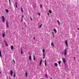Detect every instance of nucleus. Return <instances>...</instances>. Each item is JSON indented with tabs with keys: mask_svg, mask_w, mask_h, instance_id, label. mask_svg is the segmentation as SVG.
Wrapping results in <instances>:
<instances>
[{
	"mask_svg": "<svg viewBox=\"0 0 79 79\" xmlns=\"http://www.w3.org/2000/svg\"><path fill=\"white\" fill-rule=\"evenodd\" d=\"M28 54H30V52H29L28 53Z\"/></svg>",
	"mask_w": 79,
	"mask_h": 79,
	"instance_id": "45",
	"label": "nucleus"
},
{
	"mask_svg": "<svg viewBox=\"0 0 79 79\" xmlns=\"http://www.w3.org/2000/svg\"><path fill=\"white\" fill-rule=\"evenodd\" d=\"M20 51H21V55H23V51H22V49H21Z\"/></svg>",
	"mask_w": 79,
	"mask_h": 79,
	"instance_id": "21",
	"label": "nucleus"
},
{
	"mask_svg": "<svg viewBox=\"0 0 79 79\" xmlns=\"http://www.w3.org/2000/svg\"><path fill=\"white\" fill-rule=\"evenodd\" d=\"M54 31L55 33H56V32H57V31H56V30H54Z\"/></svg>",
	"mask_w": 79,
	"mask_h": 79,
	"instance_id": "29",
	"label": "nucleus"
},
{
	"mask_svg": "<svg viewBox=\"0 0 79 79\" xmlns=\"http://www.w3.org/2000/svg\"><path fill=\"white\" fill-rule=\"evenodd\" d=\"M78 30H79V28H78Z\"/></svg>",
	"mask_w": 79,
	"mask_h": 79,
	"instance_id": "46",
	"label": "nucleus"
},
{
	"mask_svg": "<svg viewBox=\"0 0 79 79\" xmlns=\"http://www.w3.org/2000/svg\"><path fill=\"white\" fill-rule=\"evenodd\" d=\"M61 61H60L58 62V63L59 65L61 64Z\"/></svg>",
	"mask_w": 79,
	"mask_h": 79,
	"instance_id": "17",
	"label": "nucleus"
},
{
	"mask_svg": "<svg viewBox=\"0 0 79 79\" xmlns=\"http://www.w3.org/2000/svg\"><path fill=\"white\" fill-rule=\"evenodd\" d=\"M0 73L1 74H2V72H0Z\"/></svg>",
	"mask_w": 79,
	"mask_h": 79,
	"instance_id": "43",
	"label": "nucleus"
},
{
	"mask_svg": "<svg viewBox=\"0 0 79 79\" xmlns=\"http://www.w3.org/2000/svg\"><path fill=\"white\" fill-rule=\"evenodd\" d=\"M49 12L50 13H52V11L50 10H49Z\"/></svg>",
	"mask_w": 79,
	"mask_h": 79,
	"instance_id": "30",
	"label": "nucleus"
},
{
	"mask_svg": "<svg viewBox=\"0 0 79 79\" xmlns=\"http://www.w3.org/2000/svg\"><path fill=\"white\" fill-rule=\"evenodd\" d=\"M50 78L51 79H52V77H50Z\"/></svg>",
	"mask_w": 79,
	"mask_h": 79,
	"instance_id": "44",
	"label": "nucleus"
},
{
	"mask_svg": "<svg viewBox=\"0 0 79 79\" xmlns=\"http://www.w3.org/2000/svg\"><path fill=\"white\" fill-rule=\"evenodd\" d=\"M1 19L2 20L3 23H5V17H4V16H2Z\"/></svg>",
	"mask_w": 79,
	"mask_h": 79,
	"instance_id": "1",
	"label": "nucleus"
},
{
	"mask_svg": "<svg viewBox=\"0 0 79 79\" xmlns=\"http://www.w3.org/2000/svg\"><path fill=\"white\" fill-rule=\"evenodd\" d=\"M42 24L40 25L39 26L40 28H41V27H42Z\"/></svg>",
	"mask_w": 79,
	"mask_h": 79,
	"instance_id": "26",
	"label": "nucleus"
},
{
	"mask_svg": "<svg viewBox=\"0 0 79 79\" xmlns=\"http://www.w3.org/2000/svg\"><path fill=\"white\" fill-rule=\"evenodd\" d=\"M15 6L16 7V8H17V3H15Z\"/></svg>",
	"mask_w": 79,
	"mask_h": 79,
	"instance_id": "34",
	"label": "nucleus"
},
{
	"mask_svg": "<svg viewBox=\"0 0 79 79\" xmlns=\"http://www.w3.org/2000/svg\"><path fill=\"white\" fill-rule=\"evenodd\" d=\"M4 42L5 43V44L6 46H8V44H7V43H6V40H4Z\"/></svg>",
	"mask_w": 79,
	"mask_h": 79,
	"instance_id": "4",
	"label": "nucleus"
},
{
	"mask_svg": "<svg viewBox=\"0 0 79 79\" xmlns=\"http://www.w3.org/2000/svg\"><path fill=\"white\" fill-rule=\"evenodd\" d=\"M13 70H11L10 71V74L11 76H13Z\"/></svg>",
	"mask_w": 79,
	"mask_h": 79,
	"instance_id": "2",
	"label": "nucleus"
},
{
	"mask_svg": "<svg viewBox=\"0 0 79 79\" xmlns=\"http://www.w3.org/2000/svg\"><path fill=\"white\" fill-rule=\"evenodd\" d=\"M0 57H2V52H1V50H0Z\"/></svg>",
	"mask_w": 79,
	"mask_h": 79,
	"instance_id": "15",
	"label": "nucleus"
},
{
	"mask_svg": "<svg viewBox=\"0 0 79 79\" xmlns=\"http://www.w3.org/2000/svg\"><path fill=\"white\" fill-rule=\"evenodd\" d=\"M33 59H34V61H35V56H33Z\"/></svg>",
	"mask_w": 79,
	"mask_h": 79,
	"instance_id": "19",
	"label": "nucleus"
},
{
	"mask_svg": "<svg viewBox=\"0 0 79 79\" xmlns=\"http://www.w3.org/2000/svg\"><path fill=\"white\" fill-rule=\"evenodd\" d=\"M47 62L46 61V60H44V64L45 66H47Z\"/></svg>",
	"mask_w": 79,
	"mask_h": 79,
	"instance_id": "8",
	"label": "nucleus"
},
{
	"mask_svg": "<svg viewBox=\"0 0 79 79\" xmlns=\"http://www.w3.org/2000/svg\"><path fill=\"white\" fill-rule=\"evenodd\" d=\"M29 60H30V61H31V60H32V59L31 58V56H29Z\"/></svg>",
	"mask_w": 79,
	"mask_h": 79,
	"instance_id": "6",
	"label": "nucleus"
},
{
	"mask_svg": "<svg viewBox=\"0 0 79 79\" xmlns=\"http://www.w3.org/2000/svg\"><path fill=\"white\" fill-rule=\"evenodd\" d=\"M6 11L7 13H8L9 12L8 10V9H6Z\"/></svg>",
	"mask_w": 79,
	"mask_h": 79,
	"instance_id": "27",
	"label": "nucleus"
},
{
	"mask_svg": "<svg viewBox=\"0 0 79 79\" xmlns=\"http://www.w3.org/2000/svg\"><path fill=\"white\" fill-rule=\"evenodd\" d=\"M13 77H15V74H14Z\"/></svg>",
	"mask_w": 79,
	"mask_h": 79,
	"instance_id": "36",
	"label": "nucleus"
},
{
	"mask_svg": "<svg viewBox=\"0 0 79 79\" xmlns=\"http://www.w3.org/2000/svg\"><path fill=\"white\" fill-rule=\"evenodd\" d=\"M9 4L10 5L11 4V2L10 1V0H9Z\"/></svg>",
	"mask_w": 79,
	"mask_h": 79,
	"instance_id": "32",
	"label": "nucleus"
},
{
	"mask_svg": "<svg viewBox=\"0 0 79 79\" xmlns=\"http://www.w3.org/2000/svg\"><path fill=\"white\" fill-rule=\"evenodd\" d=\"M23 8H22V7L21 8V12L22 13H23Z\"/></svg>",
	"mask_w": 79,
	"mask_h": 79,
	"instance_id": "13",
	"label": "nucleus"
},
{
	"mask_svg": "<svg viewBox=\"0 0 79 79\" xmlns=\"http://www.w3.org/2000/svg\"><path fill=\"white\" fill-rule=\"evenodd\" d=\"M45 75L46 78H47L48 77H47V74H45Z\"/></svg>",
	"mask_w": 79,
	"mask_h": 79,
	"instance_id": "28",
	"label": "nucleus"
},
{
	"mask_svg": "<svg viewBox=\"0 0 79 79\" xmlns=\"http://www.w3.org/2000/svg\"><path fill=\"white\" fill-rule=\"evenodd\" d=\"M7 79H9L8 78H7Z\"/></svg>",
	"mask_w": 79,
	"mask_h": 79,
	"instance_id": "48",
	"label": "nucleus"
},
{
	"mask_svg": "<svg viewBox=\"0 0 79 79\" xmlns=\"http://www.w3.org/2000/svg\"><path fill=\"white\" fill-rule=\"evenodd\" d=\"M29 55H31V54H29Z\"/></svg>",
	"mask_w": 79,
	"mask_h": 79,
	"instance_id": "47",
	"label": "nucleus"
},
{
	"mask_svg": "<svg viewBox=\"0 0 79 79\" xmlns=\"http://www.w3.org/2000/svg\"><path fill=\"white\" fill-rule=\"evenodd\" d=\"M63 61L64 63H66V59H65V58H64L63 59Z\"/></svg>",
	"mask_w": 79,
	"mask_h": 79,
	"instance_id": "5",
	"label": "nucleus"
},
{
	"mask_svg": "<svg viewBox=\"0 0 79 79\" xmlns=\"http://www.w3.org/2000/svg\"><path fill=\"white\" fill-rule=\"evenodd\" d=\"M53 30H56V29H55L54 28V29H53Z\"/></svg>",
	"mask_w": 79,
	"mask_h": 79,
	"instance_id": "42",
	"label": "nucleus"
},
{
	"mask_svg": "<svg viewBox=\"0 0 79 79\" xmlns=\"http://www.w3.org/2000/svg\"><path fill=\"white\" fill-rule=\"evenodd\" d=\"M24 24L25 26H26V23H24Z\"/></svg>",
	"mask_w": 79,
	"mask_h": 79,
	"instance_id": "41",
	"label": "nucleus"
},
{
	"mask_svg": "<svg viewBox=\"0 0 79 79\" xmlns=\"http://www.w3.org/2000/svg\"><path fill=\"white\" fill-rule=\"evenodd\" d=\"M42 60H41L40 63V66H41V64H42Z\"/></svg>",
	"mask_w": 79,
	"mask_h": 79,
	"instance_id": "7",
	"label": "nucleus"
},
{
	"mask_svg": "<svg viewBox=\"0 0 79 79\" xmlns=\"http://www.w3.org/2000/svg\"><path fill=\"white\" fill-rule=\"evenodd\" d=\"M23 18V16H22V19H21V22H22V21Z\"/></svg>",
	"mask_w": 79,
	"mask_h": 79,
	"instance_id": "31",
	"label": "nucleus"
},
{
	"mask_svg": "<svg viewBox=\"0 0 79 79\" xmlns=\"http://www.w3.org/2000/svg\"><path fill=\"white\" fill-rule=\"evenodd\" d=\"M38 15H39V16H40V13H38Z\"/></svg>",
	"mask_w": 79,
	"mask_h": 79,
	"instance_id": "40",
	"label": "nucleus"
},
{
	"mask_svg": "<svg viewBox=\"0 0 79 79\" xmlns=\"http://www.w3.org/2000/svg\"><path fill=\"white\" fill-rule=\"evenodd\" d=\"M52 34L53 36V37H55V35H54V33L53 32H52Z\"/></svg>",
	"mask_w": 79,
	"mask_h": 79,
	"instance_id": "22",
	"label": "nucleus"
},
{
	"mask_svg": "<svg viewBox=\"0 0 79 79\" xmlns=\"http://www.w3.org/2000/svg\"><path fill=\"white\" fill-rule=\"evenodd\" d=\"M5 34H2V37H5Z\"/></svg>",
	"mask_w": 79,
	"mask_h": 79,
	"instance_id": "24",
	"label": "nucleus"
},
{
	"mask_svg": "<svg viewBox=\"0 0 79 79\" xmlns=\"http://www.w3.org/2000/svg\"><path fill=\"white\" fill-rule=\"evenodd\" d=\"M43 53H45V49H43Z\"/></svg>",
	"mask_w": 79,
	"mask_h": 79,
	"instance_id": "20",
	"label": "nucleus"
},
{
	"mask_svg": "<svg viewBox=\"0 0 79 79\" xmlns=\"http://www.w3.org/2000/svg\"><path fill=\"white\" fill-rule=\"evenodd\" d=\"M67 51V50L65 49L64 50V55H66V52Z\"/></svg>",
	"mask_w": 79,
	"mask_h": 79,
	"instance_id": "3",
	"label": "nucleus"
},
{
	"mask_svg": "<svg viewBox=\"0 0 79 79\" xmlns=\"http://www.w3.org/2000/svg\"><path fill=\"white\" fill-rule=\"evenodd\" d=\"M30 19L31 20V21H32V18H31V17L30 16Z\"/></svg>",
	"mask_w": 79,
	"mask_h": 79,
	"instance_id": "35",
	"label": "nucleus"
},
{
	"mask_svg": "<svg viewBox=\"0 0 79 79\" xmlns=\"http://www.w3.org/2000/svg\"><path fill=\"white\" fill-rule=\"evenodd\" d=\"M33 39L34 40H35V37H34L33 38Z\"/></svg>",
	"mask_w": 79,
	"mask_h": 79,
	"instance_id": "37",
	"label": "nucleus"
},
{
	"mask_svg": "<svg viewBox=\"0 0 79 79\" xmlns=\"http://www.w3.org/2000/svg\"><path fill=\"white\" fill-rule=\"evenodd\" d=\"M57 22L59 24V25H60V21L58 20H57Z\"/></svg>",
	"mask_w": 79,
	"mask_h": 79,
	"instance_id": "14",
	"label": "nucleus"
},
{
	"mask_svg": "<svg viewBox=\"0 0 79 79\" xmlns=\"http://www.w3.org/2000/svg\"><path fill=\"white\" fill-rule=\"evenodd\" d=\"M48 16H49V13H48Z\"/></svg>",
	"mask_w": 79,
	"mask_h": 79,
	"instance_id": "39",
	"label": "nucleus"
},
{
	"mask_svg": "<svg viewBox=\"0 0 79 79\" xmlns=\"http://www.w3.org/2000/svg\"><path fill=\"white\" fill-rule=\"evenodd\" d=\"M57 65H58V64H57V63H55L54 64V66H56Z\"/></svg>",
	"mask_w": 79,
	"mask_h": 79,
	"instance_id": "18",
	"label": "nucleus"
},
{
	"mask_svg": "<svg viewBox=\"0 0 79 79\" xmlns=\"http://www.w3.org/2000/svg\"><path fill=\"white\" fill-rule=\"evenodd\" d=\"M11 50H13V46H11Z\"/></svg>",
	"mask_w": 79,
	"mask_h": 79,
	"instance_id": "16",
	"label": "nucleus"
},
{
	"mask_svg": "<svg viewBox=\"0 0 79 79\" xmlns=\"http://www.w3.org/2000/svg\"><path fill=\"white\" fill-rule=\"evenodd\" d=\"M74 60H76V57H74Z\"/></svg>",
	"mask_w": 79,
	"mask_h": 79,
	"instance_id": "38",
	"label": "nucleus"
},
{
	"mask_svg": "<svg viewBox=\"0 0 79 79\" xmlns=\"http://www.w3.org/2000/svg\"><path fill=\"white\" fill-rule=\"evenodd\" d=\"M6 24L7 27H8V23L7 22Z\"/></svg>",
	"mask_w": 79,
	"mask_h": 79,
	"instance_id": "23",
	"label": "nucleus"
},
{
	"mask_svg": "<svg viewBox=\"0 0 79 79\" xmlns=\"http://www.w3.org/2000/svg\"><path fill=\"white\" fill-rule=\"evenodd\" d=\"M13 61L14 64H15V60H13Z\"/></svg>",
	"mask_w": 79,
	"mask_h": 79,
	"instance_id": "25",
	"label": "nucleus"
},
{
	"mask_svg": "<svg viewBox=\"0 0 79 79\" xmlns=\"http://www.w3.org/2000/svg\"><path fill=\"white\" fill-rule=\"evenodd\" d=\"M40 7L41 8H42V5L41 4L40 5Z\"/></svg>",
	"mask_w": 79,
	"mask_h": 79,
	"instance_id": "33",
	"label": "nucleus"
},
{
	"mask_svg": "<svg viewBox=\"0 0 79 79\" xmlns=\"http://www.w3.org/2000/svg\"><path fill=\"white\" fill-rule=\"evenodd\" d=\"M51 45L52 47H54V44L53 43H52Z\"/></svg>",
	"mask_w": 79,
	"mask_h": 79,
	"instance_id": "11",
	"label": "nucleus"
},
{
	"mask_svg": "<svg viewBox=\"0 0 79 79\" xmlns=\"http://www.w3.org/2000/svg\"><path fill=\"white\" fill-rule=\"evenodd\" d=\"M65 44H66V45L67 46H68V42H67V40H66L65 41Z\"/></svg>",
	"mask_w": 79,
	"mask_h": 79,
	"instance_id": "9",
	"label": "nucleus"
},
{
	"mask_svg": "<svg viewBox=\"0 0 79 79\" xmlns=\"http://www.w3.org/2000/svg\"><path fill=\"white\" fill-rule=\"evenodd\" d=\"M25 75H26V77H27V72L25 73Z\"/></svg>",
	"mask_w": 79,
	"mask_h": 79,
	"instance_id": "12",
	"label": "nucleus"
},
{
	"mask_svg": "<svg viewBox=\"0 0 79 79\" xmlns=\"http://www.w3.org/2000/svg\"><path fill=\"white\" fill-rule=\"evenodd\" d=\"M43 59H44V58H45V55L44 53H43Z\"/></svg>",
	"mask_w": 79,
	"mask_h": 79,
	"instance_id": "10",
	"label": "nucleus"
}]
</instances>
